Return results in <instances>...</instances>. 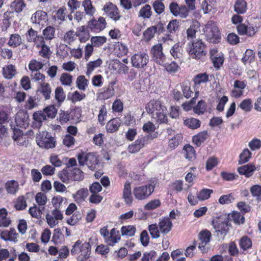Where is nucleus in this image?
Listing matches in <instances>:
<instances>
[{
    "mask_svg": "<svg viewBox=\"0 0 261 261\" xmlns=\"http://www.w3.org/2000/svg\"><path fill=\"white\" fill-rule=\"evenodd\" d=\"M188 45L187 50L190 57L192 59L202 61L207 53L204 42L201 39H197L191 43H189Z\"/></svg>",
    "mask_w": 261,
    "mask_h": 261,
    "instance_id": "nucleus-1",
    "label": "nucleus"
},
{
    "mask_svg": "<svg viewBox=\"0 0 261 261\" xmlns=\"http://www.w3.org/2000/svg\"><path fill=\"white\" fill-rule=\"evenodd\" d=\"M60 179L64 183L68 184L70 181H81L84 179V172L79 168H72L67 166L59 173Z\"/></svg>",
    "mask_w": 261,
    "mask_h": 261,
    "instance_id": "nucleus-2",
    "label": "nucleus"
},
{
    "mask_svg": "<svg viewBox=\"0 0 261 261\" xmlns=\"http://www.w3.org/2000/svg\"><path fill=\"white\" fill-rule=\"evenodd\" d=\"M155 185L156 181L151 180L145 185L136 187L133 191L135 198L138 200L146 199L153 192Z\"/></svg>",
    "mask_w": 261,
    "mask_h": 261,
    "instance_id": "nucleus-3",
    "label": "nucleus"
},
{
    "mask_svg": "<svg viewBox=\"0 0 261 261\" xmlns=\"http://www.w3.org/2000/svg\"><path fill=\"white\" fill-rule=\"evenodd\" d=\"M77 158L80 166L86 165L89 169L92 171L95 170L98 166L99 160L95 152L86 153L82 152L77 155Z\"/></svg>",
    "mask_w": 261,
    "mask_h": 261,
    "instance_id": "nucleus-4",
    "label": "nucleus"
},
{
    "mask_svg": "<svg viewBox=\"0 0 261 261\" xmlns=\"http://www.w3.org/2000/svg\"><path fill=\"white\" fill-rule=\"evenodd\" d=\"M204 29L207 41L213 43H217L220 41V33L218 26L214 21H208L205 25Z\"/></svg>",
    "mask_w": 261,
    "mask_h": 261,
    "instance_id": "nucleus-5",
    "label": "nucleus"
},
{
    "mask_svg": "<svg viewBox=\"0 0 261 261\" xmlns=\"http://www.w3.org/2000/svg\"><path fill=\"white\" fill-rule=\"evenodd\" d=\"M36 141L39 147L42 148L48 149L56 146L55 139L46 131L39 132L36 137Z\"/></svg>",
    "mask_w": 261,
    "mask_h": 261,
    "instance_id": "nucleus-6",
    "label": "nucleus"
},
{
    "mask_svg": "<svg viewBox=\"0 0 261 261\" xmlns=\"http://www.w3.org/2000/svg\"><path fill=\"white\" fill-rule=\"evenodd\" d=\"M212 224L217 233V236L222 239L228 233L230 226V223L228 219L224 220L221 219L214 220Z\"/></svg>",
    "mask_w": 261,
    "mask_h": 261,
    "instance_id": "nucleus-7",
    "label": "nucleus"
},
{
    "mask_svg": "<svg viewBox=\"0 0 261 261\" xmlns=\"http://www.w3.org/2000/svg\"><path fill=\"white\" fill-rule=\"evenodd\" d=\"M149 61V56L145 53L140 52L131 57L132 66L137 68H142L146 66Z\"/></svg>",
    "mask_w": 261,
    "mask_h": 261,
    "instance_id": "nucleus-8",
    "label": "nucleus"
},
{
    "mask_svg": "<svg viewBox=\"0 0 261 261\" xmlns=\"http://www.w3.org/2000/svg\"><path fill=\"white\" fill-rule=\"evenodd\" d=\"M162 50V45L160 43L154 45L151 49L153 60L157 64L160 65H165V61H166V59Z\"/></svg>",
    "mask_w": 261,
    "mask_h": 261,
    "instance_id": "nucleus-9",
    "label": "nucleus"
},
{
    "mask_svg": "<svg viewBox=\"0 0 261 261\" xmlns=\"http://www.w3.org/2000/svg\"><path fill=\"white\" fill-rule=\"evenodd\" d=\"M88 24L90 31L99 33L106 28L107 23L104 17H100L98 20L95 19L90 20Z\"/></svg>",
    "mask_w": 261,
    "mask_h": 261,
    "instance_id": "nucleus-10",
    "label": "nucleus"
},
{
    "mask_svg": "<svg viewBox=\"0 0 261 261\" xmlns=\"http://www.w3.org/2000/svg\"><path fill=\"white\" fill-rule=\"evenodd\" d=\"M12 138L19 146L27 147L29 143L28 137L23 133L22 130L15 127L13 128Z\"/></svg>",
    "mask_w": 261,
    "mask_h": 261,
    "instance_id": "nucleus-11",
    "label": "nucleus"
},
{
    "mask_svg": "<svg viewBox=\"0 0 261 261\" xmlns=\"http://www.w3.org/2000/svg\"><path fill=\"white\" fill-rule=\"evenodd\" d=\"M210 58L213 63L214 67L218 69L223 64L224 58L223 54H219L217 48H212L210 51Z\"/></svg>",
    "mask_w": 261,
    "mask_h": 261,
    "instance_id": "nucleus-12",
    "label": "nucleus"
},
{
    "mask_svg": "<svg viewBox=\"0 0 261 261\" xmlns=\"http://www.w3.org/2000/svg\"><path fill=\"white\" fill-rule=\"evenodd\" d=\"M102 10L110 18L115 21L119 19L120 15L119 13L118 9L117 7L112 3L109 2L107 3L104 6Z\"/></svg>",
    "mask_w": 261,
    "mask_h": 261,
    "instance_id": "nucleus-13",
    "label": "nucleus"
},
{
    "mask_svg": "<svg viewBox=\"0 0 261 261\" xmlns=\"http://www.w3.org/2000/svg\"><path fill=\"white\" fill-rule=\"evenodd\" d=\"M16 125L22 128H26L29 124V115L26 111H19L15 118Z\"/></svg>",
    "mask_w": 261,
    "mask_h": 261,
    "instance_id": "nucleus-14",
    "label": "nucleus"
},
{
    "mask_svg": "<svg viewBox=\"0 0 261 261\" xmlns=\"http://www.w3.org/2000/svg\"><path fill=\"white\" fill-rule=\"evenodd\" d=\"M165 106L161 102L156 100H151L146 104L145 109L147 112L151 115V117L160 111L162 112Z\"/></svg>",
    "mask_w": 261,
    "mask_h": 261,
    "instance_id": "nucleus-15",
    "label": "nucleus"
},
{
    "mask_svg": "<svg viewBox=\"0 0 261 261\" xmlns=\"http://www.w3.org/2000/svg\"><path fill=\"white\" fill-rule=\"evenodd\" d=\"M237 30L238 34L241 36L246 35L248 37H252L256 33L255 28L250 24H239L237 27Z\"/></svg>",
    "mask_w": 261,
    "mask_h": 261,
    "instance_id": "nucleus-16",
    "label": "nucleus"
},
{
    "mask_svg": "<svg viewBox=\"0 0 261 261\" xmlns=\"http://www.w3.org/2000/svg\"><path fill=\"white\" fill-rule=\"evenodd\" d=\"M80 254L77 257L79 261H86L89 257L91 251V246L89 243L85 242L81 244L79 248Z\"/></svg>",
    "mask_w": 261,
    "mask_h": 261,
    "instance_id": "nucleus-17",
    "label": "nucleus"
},
{
    "mask_svg": "<svg viewBox=\"0 0 261 261\" xmlns=\"http://www.w3.org/2000/svg\"><path fill=\"white\" fill-rule=\"evenodd\" d=\"M113 84L111 83L107 87H103L99 90L98 97L100 99H108L114 95Z\"/></svg>",
    "mask_w": 261,
    "mask_h": 261,
    "instance_id": "nucleus-18",
    "label": "nucleus"
},
{
    "mask_svg": "<svg viewBox=\"0 0 261 261\" xmlns=\"http://www.w3.org/2000/svg\"><path fill=\"white\" fill-rule=\"evenodd\" d=\"M121 237L119 231L117 230L116 228H112L108 236L107 237L105 242L107 244L108 246H113L116 243L120 241Z\"/></svg>",
    "mask_w": 261,
    "mask_h": 261,
    "instance_id": "nucleus-19",
    "label": "nucleus"
},
{
    "mask_svg": "<svg viewBox=\"0 0 261 261\" xmlns=\"http://www.w3.org/2000/svg\"><path fill=\"white\" fill-rule=\"evenodd\" d=\"M148 137H141L138 139L133 144L129 145V151L131 153H135L139 151L146 143Z\"/></svg>",
    "mask_w": 261,
    "mask_h": 261,
    "instance_id": "nucleus-20",
    "label": "nucleus"
},
{
    "mask_svg": "<svg viewBox=\"0 0 261 261\" xmlns=\"http://www.w3.org/2000/svg\"><path fill=\"white\" fill-rule=\"evenodd\" d=\"M122 121L119 118H115L109 121L106 126L107 132L113 133L117 131L121 125Z\"/></svg>",
    "mask_w": 261,
    "mask_h": 261,
    "instance_id": "nucleus-21",
    "label": "nucleus"
},
{
    "mask_svg": "<svg viewBox=\"0 0 261 261\" xmlns=\"http://www.w3.org/2000/svg\"><path fill=\"white\" fill-rule=\"evenodd\" d=\"M37 93L41 94L45 100H48L50 98L51 88L49 84L43 82L37 90Z\"/></svg>",
    "mask_w": 261,
    "mask_h": 261,
    "instance_id": "nucleus-22",
    "label": "nucleus"
},
{
    "mask_svg": "<svg viewBox=\"0 0 261 261\" xmlns=\"http://www.w3.org/2000/svg\"><path fill=\"white\" fill-rule=\"evenodd\" d=\"M159 226L162 233L167 234L171 230L172 223L169 218L165 217L160 220Z\"/></svg>",
    "mask_w": 261,
    "mask_h": 261,
    "instance_id": "nucleus-23",
    "label": "nucleus"
},
{
    "mask_svg": "<svg viewBox=\"0 0 261 261\" xmlns=\"http://www.w3.org/2000/svg\"><path fill=\"white\" fill-rule=\"evenodd\" d=\"M123 198L126 204L128 205L132 204L133 198L132 195L130 183L128 181H126L124 184Z\"/></svg>",
    "mask_w": 261,
    "mask_h": 261,
    "instance_id": "nucleus-24",
    "label": "nucleus"
},
{
    "mask_svg": "<svg viewBox=\"0 0 261 261\" xmlns=\"http://www.w3.org/2000/svg\"><path fill=\"white\" fill-rule=\"evenodd\" d=\"M255 167L251 164H248L244 166L239 167L238 168V171L241 175H244L246 177H249L252 175L255 170Z\"/></svg>",
    "mask_w": 261,
    "mask_h": 261,
    "instance_id": "nucleus-25",
    "label": "nucleus"
},
{
    "mask_svg": "<svg viewBox=\"0 0 261 261\" xmlns=\"http://www.w3.org/2000/svg\"><path fill=\"white\" fill-rule=\"evenodd\" d=\"M31 19L33 23L40 24L46 21L47 19V15L45 12L38 10L32 15Z\"/></svg>",
    "mask_w": 261,
    "mask_h": 261,
    "instance_id": "nucleus-26",
    "label": "nucleus"
},
{
    "mask_svg": "<svg viewBox=\"0 0 261 261\" xmlns=\"http://www.w3.org/2000/svg\"><path fill=\"white\" fill-rule=\"evenodd\" d=\"M167 108L166 106L165 109H163L162 112L161 111H159L156 113H155L151 117L154 119L155 121L159 123H167L168 122V119L167 115Z\"/></svg>",
    "mask_w": 261,
    "mask_h": 261,
    "instance_id": "nucleus-27",
    "label": "nucleus"
},
{
    "mask_svg": "<svg viewBox=\"0 0 261 261\" xmlns=\"http://www.w3.org/2000/svg\"><path fill=\"white\" fill-rule=\"evenodd\" d=\"M27 40L28 42H34L36 43L37 42H43V38L37 35V32L32 28L29 29L26 33Z\"/></svg>",
    "mask_w": 261,
    "mask_h": 261,
    "instance_id": "nucleus-28",
    "label": "nucleus"
},
{
    "mask_svg": "<svg viewBox=\"0 0 261 261\" xmlns=\"http://www.w3.org/2000/svg\"><path fill=\"white\" fill-rule=\"evenodd\" d=\"M33 119L34 122L33 125L35 127H40L42 124V122L46 120V114L43 111H40L36 112L33 114Z\"/></svg>",
    "mask_w": 261,
    "mask_h": 261,
    "instance_id": "nucleus-29",
    "label": "nucleus"
},
{
    "mask_svg": "<svg viewBox=\"0 0 261 261\" xmlns=\"http://www.w3.org/2000/svg\"><path fill=\"white\" fill-rule=\"evenodd\" d=\"M233 7L237 14H244L247 9V3L245 0H237Z\"/></svg>",
    "mask_w": 261,
    "mask_h": 261,
    "instance_id": "nucleus-30",
    "label": "nucleus"
},
{
    "mask_svg": "<svg viewBox=\"0 0 261 261\" xmlns=\"http://www.w3.org/2000/svg\"><path fill=\"white\" fill-rule=\"evenodd\" d=\"M82 6L84 9V13L89 16H93L95 12V9L92 4L91 0H85L82 2Z\"/></svg>",
    "mask_w": 261,
    "mask_h": 261,
    "instance_id": "nucleus-31",
    "label": "nucleus"
},
{
    "mask_svg": "<svg viewBox=\"0 0 261 261\" xmlns=\"http://www.w3.org/2000/svg\"><path fill=\"white\" fill-rule=\"evenodd\" d=\"M207 138V133L206 131L201 132L193 137V142L197 146H200Z\"/></svg>",
    "mask_w": 261,
    "mask_h": 261,
    "instance_id": "nucleus-32",
    "label": "nucleus"
},
{
    "mask_svg": "<svg viewBox=\"0 0 261 261\" xmlns=\"http://www.w3.org/2000/svg\"><path fill=\"white\" fill-rule=\"evenodd\" d=\"M102 63L101 59L98 58V59L89 62L87 65V71L86 74L87 75L89 76L92 71L96 68L99 67Z\"/></svg>",
    "mask_w": 261,
    "mask_h": 261,
    "instance_id": "nucleus-33",
    "label": "nucleus"
},
{
    "mask_svg": "<svg viewBox=\"0 0 261 261\" xmlns=\"http://www.w3.org/2000/svg\"><path fill=\"white\" fill-rule=\"evenodd\" d=\"M7 192L10 194H15L18 190L19 185L17 181L14 180L8 181L5 185Z\"/></svg>",
    "mask_w": 261,
    "mask_h": 261,
    "instance_id": "nucleus-34",
    "label": "nucleus"
},
{
    "mask_svg": "<svg viewBox=\"0 0 261 261\" xmlns=\"http://www.w3.org/2000/svg\"><path fill=\"white\" fill-rule=\"evenodd\" d=\"M182 49L179 43L174 44L170 49V52L174 59H180L182 56Z\"/></svg>",
    "mask_w": 261,
    "mask_h": 261,
    "instance_id": "nucleus-35",
    "label": "nucleus"
},
{
    "mask_svg": "<svg viewBox=\"0 0 261 261\" xmlns=\"http://www.w3.org/2000/svg\"><path fill=\"white\" fill-rule=\"evenodd\" d=\"M88 195V190L86 188H82L76 192L75 195L73 196L75 201L78 202L84 201Z\"/></svg>",
    "mask_w": 261,
    "mask_h": 261,
    "instance_id": "nucleus-36",
    "label": "nucleus"
},
{
    "mask_svg": "<svg viewBox=\"0 0 261 261\" xmlns=\"http://www.w3.org/2000/svg\"><path fill=\"white\" fill-rule=\"evenodd\" d=\"M16 236L17 233L14 232V229H11L10 231L4 230L0 233L1 239L5 241H15Z\"/></svg>",
    "mask_w": 261,
    "mask_h": 261,
    "instance_id": "nucleus-37",
    "label": "nucleus"
},
{
    "mask_svg": "<svg viewBox=\"0 0 261 261\" xmlns=\"http://www.w3.org/2000/svg\"><path fill=\"white\" fill-rule=\"evenodd\" d=\"M8 213L5 208L0 209V227H8L11 223V220L7 217Z\"/></svg>",
    "mask_w": 261,
    "mask_h": 261,
    "instance_id": "nucleus-38",
    "label": "nucleus"
},
{
    "mask_svg": "<svg viewBox=\"0 0 261 261\" xmlns=\"http://www.w3.org/2000/svg\"><path fill=\"white\" fill-rule=\"evenodd\" d=\"M51 202L55 208L59 209L62 207L63 205L67 204V199L66 198L59 195L54 196L52 199Z\"/></svg>",
    "mask_w": 261,
    "mask_h": 261,
    "instance_id": "nucleus-39",
    "label": "nucleus"
},
{
    "mask_svg": "<svg viewBox=\"0 0 261 261\" xmlns=\"http://www.w3.org/2000/svg\"><path fill=\"white\" fill-rule=\"evenodd\" d=\"M22 42L20 36L17 34L11 35L8 44L12 47H17L19 46Z\"/></svg>",
    "mask_w": 261,
    "mask_h": 261,
    "instance_id": "nucleus-40",
    "label": "nucleus"
},
{
    "mask_svg": "<svg viewBox=\"0 0 261 261\" xmlns=\"http://www.w3.org/2000/svg\"><path fill=\"white\" fill-rule=\"evenodd\" d=\"M184 124L189 128L194 129H197L200 126L201 122L197 119L190 118L185 120Z\"/></svg>",
    "mask_w": 261,
    "mask_h": 261,
    "instance_id": "nucleus-41",
    "label": "nucleus"
},
{
    "mask_svg": "<svg viewBox=\"0 0 261 261\" xmlns=\"http://www.w3.org/2000/svg\"><path fill=\"white\" fill-rule=\"evenodd\" d=\"M255 53L250 49H247L243 55L241 61L244 64L247 63H251L254 60Z\"/></svg>",
    "mask_w": 261,
    "mask_h": 261,
    "instance_id": "nucleus-42",
    "label": "nucleus"
},
{
    "mask_svg": "<svg viewBox=\"0 0 261 261\" xmlns=\"http://www.w3.org/2000/svg\"><path fill=\"white\" fill-rule=\"evenodd\" d=\"M25 7V4L23 0H14L10 5L12 10L16 13L22 12Z\"/></svg>",
    "mask_w": 261,
    "mask_h": 261,
    "instance_id": "nucleus-43",
    "label": "nucleus"
},
{
    "mask_svg": "<svg viewBox=\"0 0 261 261\" xmlns=\"http://www.w3.org/2000/svg\"><path fill=\"white\" fill-rule=\"evenodd\" d=\"M136 231V227L134 225L123 226L121 228V232L122 236L133 237Z\"/></svg>",
    "mask_w": 261,
    "mask_h": 261,
    "instance_id": "nucleus-44",
    "label": "nucleus"
},
{
    "mask_svg": "<svg viewBox=\"0 0 261 261\" xmlns=\"http://www.w3.org/2000/svg\"><path fill=\"white\" fill-rule=\"evenodd\" d=\"M182 141V136L181 134H176L173 137L169 140L168 146L170 148L174 149L178 146Z\"/></svg>",
    "mask_w": 261,
    "mask_h": 261,
    "instance_id": "nucleus-45",
    "label": "nucleus"
},
{
    "mask_svg": "<svg viewBox=\"0 0 261 261\" xmlns=\"http://www.w3.org/2000/svg\"><path fill=\"white\" fill-rule=\"evenodd\" d=\"M213 193V190L203 188L201 191L197 193V198L199 200L203 201L208 199Z\"/></svg>",
    "mask_w": 261,
    "mask_h": 261,
    "instance_id": "nucleus-46",
    "label": "nucleus"
},
{
    "mask_svg": "<svg viewBox=\"0 0 261 261\" xmlns=\"http://www.w3.org/2000/svg\"><path fill=\"white\" fill-rule=\"evenodd\" d=\"M15 67L12 64L9 65L6 68H3V74L6 79H12L15 75Z\"/></svg>",
    "mask_w": 261,
    "mask_h": 261,
    "instance_id": "nucleus-47",
    "label": "nucleus"
},
{
    "mask_svg": "<svg viewBox=\"0 0 261 261\" xmlns=\"http://www.w3.org/2000/svg\"><path fill=\"white\" fill-rule=\"evenodd\" d=\"M209 81L208 75L205 73H198L193 78V81L195 85H200L201 83H205Z\"/></svg>",
    "mask_w": 261,
    "mask_h": 261,
    "instance_id": "nucleus-48",
    "label": "nucleus"
},
{
    "mask_svg": "<svg viewBox=\"0 0 261 261\" xmlns=\"http://www.w3.org/2000/svg\"><path fill=\"white\" fill-rule=\"evenodd\" d=\"M200 243L206 245L210 242L211 233L208 230H204L200 231L198 235Z\"/></svg>",
    "mask_w": 261,
    "mask_h": 261,
    "instance_id": "nucleus-49",
    "label": "nucleus"
},
{
    "mask_svg": "<svg viewBox=\"0 0 261 261\" xmlns=\"http://www.w3.org/2000/svg\"><path fill=\"white\" fill-rule=\"evenodd\" d=\"M239 107L246 112H250L253 107L252 101L250 98H246L242 101Z\"/></svg>",
    "mask_w": 261,
    "mask_h": 261,
    "instance_id": "nucleus-50",
    "label": "nucleus"
},
{
    "mask_svg": "<svg viewBox=\"0 0 261 261\" xmlns=\"http://www.w3.org/2000/svg\"><path fill=\"white\" fill-rule=\"evenodd\" d=\"M66 95L62 87H57L55 91V98L59 103L63 102L65 99Z\"/></svg>",
    "mask_w": 261,
    "mask_h": 261,
    "instance_id": "nucleus-51",
    "label": "nucleus"
},
{
    "mask_svg": "<svg viewBox=\"0 0 261 261\" xmlns=\"http://www.w3.org/2000/svg\"><path fill=\"white\" fill-rule=\"evenodd\" d=\"M239 245L242 249L247 250L252 247V241L247 236H244L240 239Z\"/></svg>",
    "mask_w": 261,
    "mask_h": 261,
    "instance_id": "nucleus-52",
    "label": "nucleus"
},
{
    "mask_svg": "<svg viewBox=\"0 0 261 261\" xmlns=\"http://www.w3.org/2000/svg\"><path fill=\"white\" fill-rule=\"evenodd\" d=\"M88 81L84 75H80L76 79V86L81 90H85L88 86Z\"/></svg>",
    "mask_w": 261,
    "mask_h": 261,
    "instance_id": "nucleus-53",
    "label": "nucleus"
},
{
    "mask_svg": "<svg viewBox=\"0 0 261 261\" xmlns=\"http://www.w3.org/2000/svg\"><path fill=\"white\" fill-rule=\"evenodd\" d=\"M184 149L185 151V157L189 161H192L195 158V151L193 147L190 145H186L184 146Z\"/></svg>",
    "mask_w": 261,
    "mask_h": 261,
    "instance_id": "nucleus-54",
    "label": "nucleus"
},
{
    "mask_svg": "<svg viewBox=\"0 0 261 261\" xmlns=\"http://www.w3.org/2000/svg\"><path fill=\"white\" fill-rule=\"evenodd\" d=\"M180 85L182 92V96L187 99L189 98L193 93L189 86L190 84L188 82H182Z\"/></svg>",
    "mask_w": 261,
    "mask_h": 261,
    "instance_id": "nucleus-55",
    "label": "nucleus"
},
{
    "mask_svg": "<svg viewBox=\"0 0 261 261\" xmlns=\"http://www.w3.org/2000/svg\"><path fill=\"white\" fill-rule=\"evenodd\" d=\"M107 41V38L105 36H93L91 38V42L95 47L102 45Z\"/></svg>",
    "mask_w": 261,
    "mask_h": 261,
    "instance_id": "nucleus-56",
    "label": "nucleus"
},
{
    "mask_svg": "<svg viewBox=\"0 0 261 261\" xmlns=\"http://www.w3.org/2000/svg\"><path fill=\"white\" fill-rule=\"evenodd\" d=\"M205 110L206 103L203 100L199 101L197 105L193 108V111L194 113L198 115H202L204 114Z\"/></svg>",
    "mask_w": 261,
    "mask_h": 261,
    "instance_id": "nucleus-57",
    "label": "nucleus"
},
{
    "mask_svg": "<svg viewBox=\"0 0 261 261\" xmlns=\"http://www.w3.org/2000/svg\"><path fill=\"white\" fill-rule=\"evenodd\" d=\"M250 192L252 195L256 198L257 201H261V186L256 185L252 186Z\"/></svg>",
    "mask_w": 261,
    "mask_h": 261,
    "instance_id": "nucleus-58",
    "label": "nucleus"
},
{
    "mask_svg": "<svg viewBox=\"0 0 261 261\" xmlns=\"http://www.w3.org/2000/svg\"><path fill=\"white\" fill-rule=\"evenodd\" d=\"M44 207L42 208L38 207L37 205H34V206L31 207L29 208V212L32 217L35 218H39L42 215V211L44 210Z\"/></svg>",
    "mask_w": 261,
    "mask_h": 261,
    "instance_id": "nucleus-59",
    "label": "nucleus"
},
{
    "mask_svg": "<svg viewBox=\"0 0 261 261\" xmlns=\"http://www.w3.org/2000/svg\"><path fill=\"white\" fill-rule=\"evenodd\" d=\"M55 29L51 26L47 27L43 31L46 40H52L55 37Z\"/></svg>",
    "mask_w": 261,
    "mask_h": 261,
    "instance_id": "nucleus-60",
    "label": "nucleus"
},
{
    "mask_svg": "<svg viewBox=\"0 0 261 261\" xmlns=\"http://www.w3.org/2000/svg\"><path fill=\"white\" fill-rule=\"evenodd\" d=\"M151 15V7L148 4L143 7L139 11V16L144 18H149Z\"/></svg>",
    "mask_w": 261,
    "mask_h": 261,
    "instance_id": "nucleus-61",
    "label": "nucleus"
},
{
    "mask_svg": "<svg viewBox=\"0 0 261 261\" xmlns=\"http://www.w3.org/2000/svg\"><path fill=\"white\" fill-rule=\"evenodd\" d=\"M251 155V153L248 149H245L243 152L240 154L239 164H243L247 163Z\"/></svg>",
    "mask_w": 261,
    "mask_h": 261,
    "instance_id": "nucleus-62",
    "label": "nucleus"
},
{
    "mask_svg": "<svg viewBox=\"0 0 261 261\" xmlns=\"http://www.w3.org/2000/svg\"><path fill=\"white\" fill-rule=\"evenodd\" d=\"M167 30L170 33H175L179 29V21L173 19L170 21L167 26Z\"/></svg>",
    "mask_w": 261,
    "mask_h": 261,
    "instance_id": "nucleus-63",
    "label": "nucleus"
},
{
    "mask_svg": "<svg viewBox=\"0 0 261 261\" xmlns=\"http://www.w3.org/2000/svg\"><path fill=\"white\" fill-rule=\"evenodd\" d=\"M43 66V64L41 62L36 60H32L29 64V68L32 72L39 71Z\"/></svg>",
    "mask_w": 261,
    "mask_h": 261,
    "instance_id": "nucleus-64",
    "label": "nucleus"
}]
</instances>
